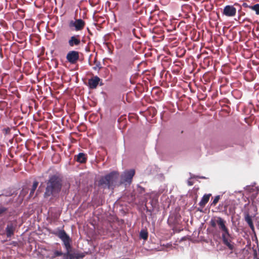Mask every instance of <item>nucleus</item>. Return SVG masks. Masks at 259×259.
I'll return each instance as SVG.
<instances>
[{"label":"nucleus","instance_id":"f257e3e1","mask_svg":"<svg viewBox=\"0 0 259 259\" xmlns=\"http://www.w3.org/2000/svg\"><path fill=\"white\" fill-rule=\"evenodd\" d=\"M63 178L59 172L49 175L48 179L46 181L44 198L52 200L59 197L63 186Z\"/></svg>","mask_w":259,"mask_h":259},{"label":"nucleus","instance_id":"f03ea898","mask_svg":"<svg viewBox=\"0 0 259 259\" xmlns=\"http://www.w3.org/2000/svg\"><path fill=\"white\" fill-rule=\"evenodd\" d=\"M217 225L220 232L222 233L223 243L230 250L233 251L235 248V244L232 241V237L227 227L226 221L221 217H217Z\"/></svg>","mask_w":259,"mask_h":259},{"label":"nucleus","instance_id":"7ed1b4c3","mask_svg":"<svg viewBox=\"0 0 259 259\" xmlns=\"http://www.w3.org/2000/svg\"><path fill=\"white\" fill-rule=\"evenodd\" d=\"M119 177V172L113 170L99 178L97 183L98 186L104 189L113 190L116 185Z\"/></svg>","mask_w":259,"mask_h":259},{"label":"nucleus","instance_id":"20e7f679","mask_svg":"<svg viewBox=\"0 0 259 259\" xmlns=\"http://www.w3.org/2000/svg\"><path fill=\"white\" fill-rule=\"evenodd\" d=\"M50 233L57 236L63 242V244L66 251L62 255L63 256L62 259H69V252H71L72 249V240L69 235L67 234L63 227H58L56 229L51 231Z\"/></svg>","mask_w":259,"mask_h":259},{"label":"nucleus","instance_id":"39448f33","mask_svg":"<svg viewBox=\"0 0 259 259\" xmlns=\"http://www.w3.org/2000/svg\"><path fill=\"white\" fill-rule=\"evenodd\" d=\"M135 174V171L134 169L125 170L121 176L120 184L125 183V185H130L132 182Z\"/></svg>","mask_w":259,"mask_h":259},{"label":"nucleus","instance_id":"423d86ee","mask_svg":"<svg viewBox=\"0 0 259 259\" xmlns=\"http://www.w3.org/2000/svg\"><path fill=\"white\" fill-rule=\"evenodd\" d=\"M238 6V5L237 3H235L234 6H226L223 9V14L227 17L235 16L236 14L237 10L234 6Z\"/></svg>","mask_w":259,"mask_h":259},{"label":"nucleus","instance_id":"0eeeda50","mask_svg":"<svg viewBox=\"0 0 259 259\" xmlns=\"http://www.w3.org/2000/svg\"><path fill=\"white\" fill-rule=\"evenodd\" d=\"M66 58L70 64H74L79 59V52L76 51H70L67 54Z\"/></svg>","mask_w":259,"mask_h":259},{"label":"nucleus","instance_id":"6e6552de","mask_svg":"<svg viewBox=\"0 0 259 259\" xmlns=\"http://www.w3.org/2000/svg\"><path fill=\"white\" fill-rule=\"evenodd\" d=\"M16 228V225L12 222H9L5 229L6 234L7 238H11L14 235Z\"/></svg>","mask_w":259,"mask_h":259},{"label":"nucleus","instance_id":"1a4fd4ad","mask_svg":"<svg viewBox=\"0 0 259 259\" xmlns=\"http://www.w3.org/2000/svg\"><path fill=\"white\" fill-rule=\"evenodd\" d=\"M85 22L81 19H77L75 21L71 20L69 22L70 27H74L76 31L81 30L83 28Z\"/></svg>","mask_w":259,"mask_h":259},{"label":"nucleus","instance_id":"9d476101","mask_svg":"<svg viewBox=\"0 0 259 259\" xmlns=\"http://www.w3.org/2000/svg\"><path fill=\"white\" fill-rule=\"evenodd\" d=\"M81 42L80 36L79 35H74L71 36L68 40V45L70 47L78 46Z\"/></svg>","mask_w":259,"mask_h":259},{"label":"nucleus","instance_id":"9b49d317","mask_svg":"<svg viewBox=\"0 0 259 259\" xmlns=\"http://www.w3.org/2000/svg\"><path fill=\"white\" fill-rule=\"evenodd\" d=\"M101 79L98 76H95L88 80V87L91 89H96L99 84Z\"/></svg>","mask_w":259,"mask_h":259},{"label":"nucleus","instance_id":"f8f14e48","mask_svg":"<svg viewBox=\"0 0 259 259\" xmlns=\"http://www.w3.org/2000/svg\"><path fill=\"white\" fill-rule=\"evenodd\" d=\"M17 194V192L16 191H14L11 187H8L2 191V193L0 194V196H4L6 197H10L13 195H16Z\"/></svg>","mask_w":259,"mask_h":259},{"label":"nucleus","instance_id":"ddd939ff","mask_svg":"<svg viewBox=\"0 0 259 259\" xmlns=\"http://www.w3.org/2000/svg\"><path fill=\"white\" fill-rule=\"evenodd\" d=\"M252 33L254 37L257 38H259V23L257 20L254 21L252 23Z\"/></svg>","mask_w":259,"mask_h":259},{"label":"nucleus","instance_id":"4468645a","mask_svg":"<svg viewBox=\"0 0 259 259\" xmlns=\"http://www.w3.org/2000/svg\"><path fill=\"white\" fill-rule=\"evenodd\" d=\"M75 159L78 162L84 163L86 162L87 160V157L85 154L80 152L75 156Z\"/></svg>","mask_w":259,"mask_h":259},{"label":"nucleus","instance_id":"2eb2a0df","mask_svg":"<svg viewBox=\"0 0 259 259\" xmlns=\"http://www.w3.org/2000/svg\"><path fill=\"white\" fill-rule=\"evenodd\" d=\"M245 220L248 224L249 227L251 229V231L255 234V229L254 225L252 220V217L248 213L246 214L245 217Z\"/></svg>","mask_w":259,"mask_h":259},{"label":"nucleus","instance_id":"dca6fc26","mask_svg":"<svg viewBox=\"0 0 259 259\" xmlns=\"http://www.w3.org/2000/svg\"><path fill=\"white\" fill-rule=\"evenodd\" d=\"M210 196L211 194H204L199 202V204L201 206H204L208 202Z\"/></svg>","mask_w":259,"mask_h":259},{"label":"nucleus","instance_id":"f3484780","mask_svg":"<svg viewBox=\"0 0 259 259\" xmlns=\"http://www.w3.org/2000/svg\"><path fill=\"white\" fill-rule=\"evenodd\" d=\"M146 211L147 212H148L149 218L152 221V223L153 225L155 224V219H154V217L152 214L153 211V207L149 208L148 206L145 205Z\"/></svg>","mask_w":259,"mask_h":259},{"label":"nucleus","instance_id":"a211bd4d","mask_svg":"<svg viewBox=\"0 0 259 259\" xmlns=\"http://www.w3.org/2000/svg\"><path fill=\"white\" fill-rule=\"evenodd\" d=\"M249 9L255 11L256 15H259V3H250Z\"/></svg>","mask_w":259,"mask_h":259},{"label":"nucleus","instance_id":"6ab92c4d","mask_svg":"<svg viewBox=\"0 0 259 259\" xmlns=\"http://www.w3.org/2000/svg\"><path fill=\"white\" fill-rule=\"evenodd\" d=\"M38 185V182H37V181H34L33 182V185H32V188L31 189L30 192L29 193V197H31L33 196Z\"/></svg>","mask_w":259,"mask_h":259},{"label":"nucleus","instance_id":"aec40b11","mask_svg":"<svg viewBox=\"0 0 259 259\" xmlns=\"http://www.w3.org/2000/svg\"><path fill=\"white\" fill-rule=\"evenodd\" d=\"M83 257V255L80 254H75L74 253H71L69 252V259H79L80 257Z\"/></svg>","mask_w":259,"mask_h":259},{"label":"nucleus","instance_id":"412c9836","mask_svg":"<svg viewBox=\"0 0 259 259\" xmlns=\"http://www.w3.org/2000/svg\"><path fill=\"white\" fill-rule=\"evenodd\" d=\"M140 237L141 238L146 240L148 237V234L147 231L143 229L141 230L140 232Z\"/></svg>","mask_w":259,"mask_h":259},{"label":"nucleus","instance_id":"4be33fe9","mask_svg":"<svg viewBox=\"0 0 259 259\" xmlns=\"http://www.w3.org/2000/svg\"><path fill=\"white\" fill-rule=\"evenodd\" d=\"M28 190L27 188H23L20 191L19 197H21L23 199V198L26 196V195L28 193Z\"/></svg>","mask_w":259,"mask_h":259},{"label":"nucleus","instance_id":"5701e85b","mask_svg":"<svg viewBox=\"0 0 259 259\" xmlns=\"http://www.w3.org/2000/svg\"><path fill=\"white\" fill-rule=\"evenodd\" d=\"M62 254H63V252H62L61 251L55 250L52 256V258H54L57 256H62Z\"/></svg>","mask_w":259,"mask_h":259},{"label":"nucleus","instance_id":"b1692460","mask_svg":"<svg viewBox=\"0 0 259 259\" xmlns=\"http://www.w3.org/2000/svg\"><path fill=\"white\" fill-rule=\"evenodd\" d=\"M94 62H95V63H96V66L93 68V69L94 70H96L98 69V70H99L101 68H102L101 63L99 61L96 62V60L95 59Z\"/></svg>","mask_w":259,"mask_h":259},{"label":"nucleus","instance_id":"393cba45","mask_svg":"<svg viewBox=\"0 0 259 259\" xmlns=\"http://www.w3.org/2000/svg\"><path fill=\"white\" fill-rule=\"evenodd\" d=\"M220 199V196L217 195L213 199V201L211 203V205L215 206L216 204L218 202L219 199Z\"/></svg>","mask_w":259,"mask_h":259},{"label":"nucleus","instance_id":"a878e982","mask_svg":"<svg viewBox=\"0 0 259 259\" xmlns=\"http://www.w3.org/2000/svg\"><path fill=\"white\" fill-rule=\"evenodd\" d=\"M209 224L213 228H215L217 225V219H211L209 222Z\"/></svg>","mask_w":259,"mask_h":259},{"label":"nucleus","instance_id":"bb28decb","mask_svg":"<svg viewBox=\"0 0 259 259\" xmlns=\"http://www.w3.org/2000/svg\"><path fill=\"white\" fill-rule=\"evenodd\" d=\"M190 174V179H197V178L202 179H206V178L204 177V176H201L200 177V176H196V175H194L191 174V173Z\"/></svg>","mask_w":259,"mask_h":259},{"label":"nucleus","instance_id":"cd10ccee","mask_svg":"<svg viewBox=\"0 0 259 259\" xmlns=\"http://www.w3.org/2000/svg\"><path fill=\"white\" fill-rule=\"evenodd\" d=\"M246 190L248 191L249 192H251L252 191H254V187L253 186H246L245 188Z\"/></svg>","mask_w":259,"mask_h":259},{"label":"nucleus","instance_id":"c85d7f7f","mask_svg":"<svg viewBox=\"0 0 259 259\" xmlns=\"http://www.w3.org/2000/svg\"><path fill=\"white\" fill-rule=\"evenodd\" d=\"M253 259H259V256H258L257 250L256 249H253Z\"/></svg>","mask_w":259,"mask_h":259},{"label":"nucleus","instance_id":"c756f323","mask_svg":"<svg viewBox=\"0 0 259 259\" xmlns=\"http://www.w3.org/2000/svg\"><path fill=\"white\" fill-rule=\"evenodd\" d=\"M137 190L140 194H143L145 192V189L140 186L139 185H138Z\"/></svg>","mask_w":259,"mask_h":259},{"label":"nucleus","instance_id":"7c9ffc66","mask_svg":"<svg viewBox=\"0 0 259 259\" xmlns=\"http://www.w3.org/2000/svg\"><path fill=\"white\" fill-rule=\"evenodd\" d=\"M8 208L4 207V206H1L0 207V215L3 214V213L5 212L7 210Z\"/></svg>","mask_w":259,"mask_h":259},{"label":"nucleus","instance_id":"2f4dec72","mask_svg":"<svg viewBox=\"0 0 259 259\" xmlns=\"http://www.w3.org/2000/svg\"><path fill=\"white\" fill-rule=\"evenodd\" d=\"M10 128L9 127L4 128L3 129V132L5 134V135H8L10 132Z\"/></svg>","mask_w":259,"mask_h":259},{"label":"nucleus","instance_id":"473e14b6","mask_svg":"<svg viewBox=\"0 0 259 259\" xmlns=\"http://www.w3.org/2000/svg\"><path fill=\"white\" fill-rule=\"evenodd\" d=\"M151 206L150 208L153 207V210L154 209V208L155 207L156 202L155 201H154L153 200H151L149 203Z\"/></svg>","mask_w":259,"mask_h":259},{"label":"nucleus","instance_id":"72a5a7b5","mask_svg":"<svg viewBox=\"0 0 259 259\" xmlns=\"http://www.w3.org/2000/svg\"><path fill=\"white\" fill-rule=\"evenodd\" d=\"M9 245L14 247H16L18 245V243L17 241H12L9 243Z\"/></svg>","mask_w":259,"mask_h":259},{"label":"nucleus","instance_id":"f704fd0d","mask_svg":"<svg viewBox=\"0 0 259 259\" xmlns=\"http://www.w3.org/2000/svg\"><path fill=\"white\" fill-rule=\"evenodd\" d=\"M242 6L244 8H249V6H250V4H248L247 3H243V4H242Z\"/></svg>","mask_w":259,"mask_h":259},{"label":"nucleus","instance_id":"c9c22d12","mask_svg":"<svg viewBox=\"0 0 259 259\" xmlns=\"http://www.w3.org/2000/svg\"><path fill=\"white\" fill-rule=\"evenodd\" d=\"M163 246H164L166 247H168L172 246L171 243H167L166 244H163Z\"/></svg>","mask_w":259,"mask_h":259},{"label":"nucleus","instance_id":"e433bc0d","mask_svg":"<svg viewBox=\"0 0 259 259\" xmlns=\"http://www.w3.org/2000/svg\"><path fill=\"white\" fill-rule=\"evenodd\" d=\"M188 184L189 186H192L193 185V183L191 182V181H188Z\"/></svg>","mask_w":259,"mask_h":259},{"label":"nucleus","instance_id":"4c0bfd02","mask_svg":"<svg viewBox=\"0 0 259 259\" xmlns=\"http://www.w3.org/2000/svg\"><path fill=\"white\" fill-rule=\"evenodd\" d=\"M254 236H256V234H254ZM256 239H257L256 236H255ZM256 243H257V250L259 251V247L258 245V241L257 240H256Z\"/></svg>","mask_w":259,"mask_h":259},{"label":"nucleus","instance_id":"58836bf2","mask_svg":"<svg viewBox=\"0 0 259 259\" xmlns=\"http://www.w3.org/2000/svg\"><path fill=\"white\" fill-rule=\"evenodd\" d=\"M99 84L100 86H102L104 85V83L103 82L102 80L101 79V80L99 81Z\"/></svg>","mask_w":259,"mask_h":259},{"label":"nucleus","instance_id":"ea45409f","mask_svg":"<svg viewBox=\"0 0 259 259\" xmlns=\"http://www.w3.org/2000/svg\"><path fill=\"white\" fill-rule=\"evenodd\" d=\"M198 210L200 211H202V209H200L199 208L198 209Z\"/></svg>","mask_w":259,"mask_h":259},{"label":"nucleus","instance_id":"a19ab883","mask_svg":"<svg viewBox=\"0 0 259 259\" xmlns=\"http://www.w3.org/2000/svg\"><path fill=\"white\" fill-rule=\"evenodd\" d=\"M256 227H257V228L259 227V225H258V224H257V225H256Z\"/></svg>","mask_w":259,"mask_h":259},{"label":"nucleus","instance_id":"79ce46f5","mask_svg":"<svg viewBox=\"0 0 259 259\" xmlns=\"http://www.w3.org/2000/svg\"><path fill=\"white\" fill-rule=\"evenodd\" d=\"M89 64L91 65L90 61V60L89 61Z\"/></svg>","mask_w":259,"mask_h":259},{"label":"nucleus","instance_id":"37998d69","mask_svg":"<svg viewBox=\"0 0 259 259\" xmlns=\"http://www.w3.org/2000/svg\"><path fill=\"white\" fill-rule=\"evenodd\" d=\"M256 188H257V187H256ZM258 189H257V192H258Z\"/></svg>","mask_w":259,"mask_h":259}]
</instances>
